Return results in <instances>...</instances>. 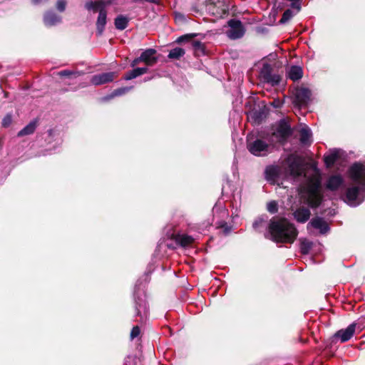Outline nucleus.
Instances as JSON below:
<instances>
[{
	"mask_svg": "<svg viewBox=\"0 0 365 365\" xmlns=\"http://www.w3.org/2000/svg\"><path fill=\"white\" fill-rule=\"evenodd\" d=\"M61 22V17L53 11H47L43 16V23L46 26H53Z\"/></svg>",
	"mask_w": 365,
	"mask_h": 365,
	"instance_id": "18",
	"label": "nucleus"
},
{
	"mask_svg": "<svg viewBox=\"0 0 365 365\" xmlns=\"http://www.w3.org/2000/svg\"><path fill=\"white\" fill-rule=\"evenodd\" d=\"M190 38V36L189 35H184V36H181L180 37H178L176 40V42L178 43H181L183 41L186 40V39H188Z\"/></svg>",
	"mask_w": 365,
	"mask_h": 365,
	"instance_id": "41",
	"label": "nucleus"
},
{
	"mask_svg": "<svg viewBox=\"0 0 365 365\" xmlns=\"http://www.w3.org/2000/svg\"><path fill=\"white\" fill-rule=\"evenodd\" d=\"M144 1L150 2V3H158V0H144Z\"/></svg>",
	"mask_w": 365,
	"mask_h": 365,
	"instance_id": "43",
	"label": "nucleus"
},
{
	"mask_svg": "<svg viewBox=\"0 0 365 365\" xmlns=\"http://www.w3.org/2000/svg\"><path fill=\"white\" fill-rule=\"evenodd\" d=\"M260 78L265 83L272 86H277L281 80L282 76L279 73H272V68L270 64L264 63L259 71Z\"/></svg>",
	"mask_w": 365,
	"mask_h": 365,
	"instance_id": "7",
	"label": "nucleus"
},
{
	"mask_svg": "<svg viewBox=\"0 0 365 365\" xmlns=\"http://www.w3.org/2000/svg\"><path fill=\"white\" fill-rule=\"evenodd\" d=\"M319 230V232L322 235L327 233L329 230V227L327 222L322 217L313 218L307 225V230L310 227Z\"/></svg>",
	"mask_w": 365,
	"mask_h": 365,
	"instance_id": "14",
	"label": "nucleus"
},
{
	"mask_svg": "<svg viewBox=\"0 0 365 365\" xmlns=\"http://www.w3.org/2000/svg\"><path fill=\"white\" fill-rule=\"evenodd\" d=\"M175 240L178 244L183 247L191 245L194 242L193 237L186 234L176 235L175 236Z\"/></svg>",
	"mask_w": 365,
	"mask_h": 365,
	"instance_id": "22",
	"label": "nucleus"
},
{
	"mask_svg": "<svg viewBox=\"0 0 365 365\" xmlns=\"http://www.w3.org/2000/svg\"><path fill=\"white\" fill-rule=\"evenodd\" d=\"M293 16H294L293 11L291 9H287L283 13V15H282L281 19L279 20V23L282 24L287 23L293 17Z\"/></svg>",
	"mask_w": 365,
	"mask_h": 365,
	"instance_id": "31",
	"label": "nucleus"
},
{
	"mask_svg": "<svg viewBox=\"0 0 365 365\" xmlns=\"http://www.w3.org/2000/svg\"><path fill=\"white\" fill-rule=\"evenodd\" d=\"M267 216H262L253 222V228L258 232L267 228L266 237L277 243L292 244L298 235V231L294 224L284 217H273L267 224Z\"/></svg>",
	"mask_w": 365,
	"mask_h": 365,
	"instance_id": "1",
	"label": "nucleus"
},
{
	"mask_svg": "<svg viewBox=\"0 0 365 365\" xmlns=\"http://www.w3.org/2000/svg\"><path fill=\"white\" fill-rule=\"evenodd\" d=\"M311 91L304 87L297 88L294 92V103L299 106H306L310 100Z\"/></svg>",
	"mask_w": 365,
	"mask_h": 365,
	"instance_id": "9",
	"label": "nucleus"
},
{
	"mask_svg": "<svg viewBox=\"0 0 365 365\" xmlns=\"http://www.w3.org/2000/svg\"><path fill=\"white\" fill-rule=\"evenodd\" d=\"M24 90H26V84H25V83H24Z\"/></svg>",
	"mask_w": 365,
	"mask_h": 365,
	"instance_id": "48",
	"label": "nucleus"
},
{
	"mask_svg": "<svg viewBox=\"0 0 365 365\" xmlns=\"http://www.w3.org/2000/svg\"><path fill=\"white\" fill-rule=\"evenodd\" d=\"M155 49L148 48L140 54V59L147 66H153L158 61V58L155 56Z\"/></svg>",
	"mask_w": 365,
	"mask_h": 365,
	"instance_id": "15",
	"label": "nucleus"
},
{
	"mask_svg": "<svg viewBox=\"0 0 365 365\" xmlns=\"http://www.w3.org/2000/svg\"><path fill=\"white\" fill-rule=\"evenodd\" d=\"M132 88V86H128L115 89L109 96L106 97V99H110L115 96H123L130 91Z\"/></svg>",
	"mask_w": 365,
	"mask_h": 365,
	"instance_id": "30",
	"label": "nucleus"
},
{
	"mask_svg": "<svg viewBox=\"0 0 365 365\" xmlns=\"http://www.w3.org/2000/svg\"><path fill=\"white\" fill-rule=\"evenodd\" d=\"M312 132L311 130L305 126L303 127L299 132V140L304 145L310 144L312 142Z\"/></svg>",
	"mask_w": 365,
	"mask_h": 365,
	"instance_id": "25",
	"label": "nucleus"
},
{
	"mask_svg": "<svg viewBox=\"0 0 365 365\" xmlns=\"http://www.w3.org/2000/svg\"><path fill=\"white\" fill-rule=\"evenodd\" d=\"M58 76H65L69 78H76L77 77L81 76L83 74L82 72L80 71H73L70 70H63L58 72Z\"/></svg>",
	"mask_w": 365,
	"mask_h": 365,
	"instance_id": "29",
	"label": "nucleus"
},
{
	"mask_svg": "<svg viewBox=\"0 0 365 365\" xmlns=\"http://www.w3.org/2000/svg\"><path fill=\"white\" fill-rule=\"evenodd\" d=\"M38 125V118L33 119L26 126L24 127V135L32 134Z\"/></svg>",
	"mask_w": 365,
	"mask_h": 365,
	"instance_id": "28",
	"label": "nucleus"
},
{
	"mask_svg": "<svg viewBox=\"0 0 365 365\" xmlns=\"http://www.w3.org/2000/svg\"><path fill=\"white\" fill-rule=\"evenodd\" d=\"M302 69L298 66H291L287 71V77L294 81L302 78Z\"/></svg>",
	"mask_w": 365,
	"mask_h": 365,
	"instance_id": "23",
	"label": "nucleus"
},
{
	"mask_svg": "<svg viewBox=\"0 0 365 365\" xmlns=\"http://www.w3.org/2000/svg\"><path fill=\"white\" fill-rule=\"evenodd\" d=\"M229 29L226 31L227 37L230 39H238L242 38L245 29L242 22L237 19H231L228 22Z\"/></svg>",
	"mask_w": 365,
	"mask_h": 365,
	"instance_id": "8",
	"label": "nucleus"
},
{
	"mask_svg": "<svg viewBox=\"0 0 365 365\" xmlns=\"http://www.w3.org/2000/svg\"><path fill=\"white\" fill-rule=\"evenodd\" d=\"M148 67L136 68H134L133 70L128 72L125 75L123 78L125 81H130L133 78H135L138 76H140L143 74L148 73Z\"/></svg>",
	"mask_w": 365,
	"mask_h": 365,
	"instance_id": "24",
	"label": "nucleus"
},
{
	"mask_svg": "<svg viewBox=\"0 0 365 365\" xmlns=\"http://www.w3.org/2000/svg\"><path fill=\"white\" fill-rule=\"evenodd\" d=\"M271 104L274 108H280L282 106V103L281 102L280 100L277 99L274 100Z\"/></svg>",
	"mask_w": 365,
	"mask_h": 365,
	"instance_id": "40",
	"label": "nucleus"
},
{
	"mask_svg": "<svg viewBox=\"0 0 365 365\" xmlns=\"http://www.w3.org/2000/svg\"><path fill=\"white\" fill-rule=\"evenodd\" d=\"M115 26L118 30H124L128 24V19L123 15L118 16L115 19Z\"/></svg>",
	"mask_w": 365,
	"mask_h": 365,
	"instance_id": "26",
	"label": "nucleus"
},
{
	"mask_svg": "<svg viewBox=\"0 0 365 365\" xmlns=\"http://www.w3.org/2000/svg\"><path fill=\"white\" fill-rule=\"evenodd\" d=\"M142 62V60L140 59V56L136 58H135L131 63H130V66L131 67H135L137 64H138L139 63Z\"/></svg>",
	"mask_w": 365,
	"mask_h": 365,
	"instance_id": "39",
	"label": "nucleus"
},
{
	"mask_svg": "<svg viewBox=\"0 0 365 365\" xmlns=\"http://www.w3.org/2000/svg\"><path fill=\"white\" fill-rule=\"evenodd\" d=\"M339 158V150H331L329 153L325 154L324 156V160L326 166L327 168H331L336 162V160H338Z\"/></svg>",
	"mask_w": 365,
	"mask_h": 365,
	"instance_id": "20",
	"label": "nucleus"
},
{
	"mask_svg": "<svg viewBox=\"0 0 365 365\" xmlns=\"http://www.w3.org/2000/svg\"><path fill=\"white\" fill-rule=\"evenodd\" d=\"M302 201L310 207H317L322 200V178L318 170L307 179V183L300 188Z\"/></svg>",
	"mask_w": 365,
	"mask_h": 365,
	"instance_id": "3",
	"label": "nucleus"
},
{
	"mask_svg": "<svg viewBox=\"0 0 365 365\" xmlns=\"http://www.w3.org/2000/svg\"><path fill=\"white\" fill-rule=\"evenodd\" d=\"M292 133L290 125L286 121L280 120L272 133L267 137V140L274 146L276 143L284 144Z\"/></svg>",
	"mask_w": 365,
	"mask_h": 365,
	"instance_id": "4",
	"label": "nucleus"
},
{
	"mask_svg": "<svg viewBox=\"0 0 365 365\" xmlns=\"http://www.w3.org/2000/svg\"><path fill=\"white\" fill-rule=\"evenodd\" d=\"M48 139H47V140L48 141V143H51L53 140H56V143L58 145L61 143V140L57 138V133L55 130H49L48 131Z\"/></svg>",
	"mask_w": 365,
	"mask_h": 365,
	"instance_id": "32",
	"label": "nucleus"
},
{
	"mask_svg": "<svg viewBox=\"0 0 365 365\" xmlns=\"http://www.w3.org/2000/svg\"><path fill=\"white\" fill-rule=\"evenodd\" d=\"M66 0H57L56 7L58 11L63 12L66 10Z\"/></svg>",
	"mask_w": 365,
	"mask_h": 365,
	"instance_id": "36",
	"label": "nucleus"
},
{
	"mask_svg": "<svg viewBox=\"0 0 365 365\" xmlns=\"http://www.w3.org/2000/svg\"><path fill=\"white\" fill-rule=\"evenodd\" d=\"M287 171L294 178L299 177L303 174V169L299 161L294 157L289 156L286 162Z\"/></svg>",
	"mask_w": 365,
	"mask_h": 365,
	"instance_id": "10",
	"label": "nucleus"
},
{
	"mask_svg": "<svg viewBox=\"0 0 365 365\" xmlns=\"http://www.w3.org/2000/svg\"><path fill=\"white\" fill-rule=\"evenodd\" d=\"M220 227H225V233H226V234L229 232V231H230V229L227 227V223H226V222H222V223L220 225Z\"/></svg>",
	"mask_w": 365,
	"mask_h": 365,
	"instance_id": "42",
	"label": "nucleus"
},
{
	"mask_svg": "<svg viewBox=\"0 0 365 365\" xmlns=\"http://www.w3.org/2000/svg\"><path fill=\"white\" fill-rule=\"evenodd\" d=\"M356 329V324L352 323L349 325L346 329H342L336 331L334 337L339 339L341 342H346L349 341L354 335Z\"/></svg>",
	"mask_w": 365,
	"mask_h": 365,
	"instance_id": "13",
	"label": "nucleus"
},
{
	"mask_svg": "<svg viewBox=\"0 0 365 365\" xmlns=\"http://www.w3.org/2000/svg\"><path fill=\"white\" fill-rule=\"evenodd\" d=\"M33 1L36 4L38 3L40 1V0H33Z\"/></svg>",
	"mask_w": 365,
	"mask_h": 365,
	"instance_id": "47",
	"label": "nucleus"
},
{
	"mask_svg": "<svg viewBox=\"0 0 365 365\" xmlns=\"http://www.w3.org/2000/svg\"><path fill=\"white\" fill-rule=\"evenodd\" d=\"M185 53V51L182 48H175L170 51L168 57L170 59H179L182 57Z\"/></svg>",
	"mask_w": 365,
	"mask_h": 365,
	"instance_id": "27",
	"label": "nucleus"
},
{
	"mask_svg": "<svg viewBox=\"0 0 365 365\" xmlns=\"http://www.w3.org/2000/svg\"><path fill=\"white\" fill-rule=\"evenodd\" d=\"M116 76L115 72L102 73L93 76L90 81L93 85L100 86L113 81Z\"/></svg>",
	"mask_w": 365,
	"mask_h": 365,
	"instance_id": "11",
	"label": "nucleus"
},
{
	"mask_svg": "<svg viewBox=\"0 0 365 365\" xmlns=\"http://www.w3.org/2000/svg\"><path fill=\"white\" fill-rule=\"evenodd\" d=\"M140 280L137 282L134 289V299L135 303L136 315L140 317V322H145L148 317V307L144 299L143 292L140 290Z\"/></svg>",
	"mask_w": 365,
	"mask_h": 365,
	"instance_id": "5",
	"label": "nucleus"
},
{
	"mask_svg": "<svg viewBox=\"0 0 365 365\" xmlns=\"http://www.w3.org/2000/svg\"><path fill=\"white\" fill-rule=\"evenodd\" d=\"M12 123L11 114L7 113L2 119L1 125L4 128H8Z\"/></svg>",
	"mask_w": 365,
	"mask_h": 365,
	"instance_id": "35",
	"label": "nucleus"
},
{
	"mask_svg": "<svg viewBox=\"0 0 365 365\" xmlns=\"http://www.w3.org/2000/svg\"><path fill=\"white\" fill-rule=\"evenodd\" d=\"M279 169L277 166L270 165L264 171L265 178L267 181L274 182L279 176Z\"/></svg>",
	"mask_w": 365,
	"mask_h": 365,
	"instance_id": "21",
	"label": "nucleus"
},
{
	"mask_svg": "<svg viewBox=\"0 0 365 365\" xmlns=\"http://www.w3.org/2000/svg\"><path fill=\"white\" fill-rule=\"evenodd\" d=\"M349 185L343 200L351 207H356L365 200V165L355 163L347 171Z\"/></svg>",
	"mask_w": 365,
	"mask_h": 365,
	"instance_id": "2",
	"label": "nucleus"
},
{
	"mask_svg": "<svg viewBox=\"0 0 365 365\" xmlns=\"http://www.w3.org/2000/svg\"><path fill=\"white\" fill-rule=\"evenodd\" d=\"M140 328L138 326L134 327L130 332V338L133 339L134 338L137 337L140 334Z\"/></svg>",
	"mask_w": 365,
	"mask_h": 365,
	"instance_id": "37",
	"label": "nucleus"
},
{
	"mask_svg": "<svg viewBox=\"0 0 365 365\" xmlns=\"http://www.w3.org/2000/svg\"><path fill=\"white\" fill-rule=\"evenodd\" d=\"M133 2H143L144 0H131Z\"/></svg>",
	"mask_w": 365,
	"mask_h": 365,
	"instance_id": "45",
	"label": "nucleus"
},
{
	"mask_svg": "<svg viewBox=\"0 0 365 365\" xmlns=\"http://www.w3.org/2000/svg\"><path fill=\"white\" fill-rule=\"evenodd\" d=\"M192 47L195 51H197V50L202 51L203 50L202 44L200 41H194L192 43Z\"/></svg>",
	"mask_w": 365,
	"mask_h": 365,
	"instance_id": "38",
	"label": "nucleus"
},
{
	"mask_svg": "<svg viewBox=\"0 0 365 365\" xmlns=\"http://www.w3.org/2000/svg\"><path fill=\"white\" fill-rule=\"evenodd\" d=\"M311 212L309 208L301 207L294 212V219L300 223L306 222L310 217Z\"/></svg>",
	"mask_w": 365,
	"mask_h": 365,
	"instance_id": "16",
	"label": "nucleus"
},
{
	"mask_svg": "<svg viewBox=\"0 0 365 365\" xmlns=\"http://www.w3.org/2000/svg\"><path fill=\"white\" fill-rule=\"evenodd\" d=\"M247 150L255 156H266L272 152L274 145L267 140L256 139L253 141H248Z\"/></svg>",
	"mask_w": 365,
	"mask_h": 365,
	"instance_id": "6",
	"label": "nucleus"
},
{
	"mask_svg": "<svg viewBox=\"0 0 365 365\" xmlns=\"http://www.w3.org/2000/svg\"><path fill=\"white\" fill-rule=\"evenodd\" d=\"M344 180L340 174L330 175L326 182L325 187L330 191H336L344 185Z\"/></svg>",
	"mask_w": 365,
	"mask_h": 365,
	"instance_id": "12",
	"label": "nucleus"
},
{
	"mask_svg": "<svg viewBox=\"0 0 365 365\" xmlns=\"http://www.w3.org/2000/svg\"><path fill=\"white\" fill-rule=\"evenodd\" d=\"M3 144V139L0 138V148L2 146Z\"/></svg>",
	"mask_w": 365,
	"mask_h": 365,
	"instance_id": "46",
	"label": "nucleus"
},
{
	"mask_svg": "<svg viewBox=\"0 0 365 365\" xmlns=\"http://www.w3.org/2000/svg\"><path fill=\"white\" fill-rule=\"evenodd\" d=\"M106 19H107V12L106 9L101 10V12L98 14V16L96 21V29H97V34L98 36L102 35L105 26L106 24Z\"/></svg>",
	"mask_w": 365,
	"mask_h": 365,
	"instance_id": "19",
	"label": "nucleus"
},
{
	"mask_svg": "<svg viewBox=\"0 0 365 365\" xmlns=\"http://www.w3.org/2000/svg\"><path fill=\"white\" fill-rule=\"evenodd\" d=\"M312 247V243L308 241H303L301 243L300 250L302 254L307 255Z\"/></svg>",
	"mask_w": 365,
	"mask_h": 365,
	"instance_id": "34",
	"label": "nucleus"
},
{
	"mask_svg": "<svg viewBox=\"0 0 365 365\" xmlns=\"http://www.w3.org/2000/svg\"><path fill=\"white\" fill-rule=\"evenodd\" d=\"M110 1L99 0L96 1H88L85 4V8L88 11H93L101 12V10L106 9L107 5L110 4Z\"/></svg>",
	"mask_w": 365,
	"mask_h": 365,
	"instance_id": "17",
	"label": "nucleus"
},
{
	"mask_svg": "<svg viewBox=\"0 0 365 365\" xmlns=\"http://www.w3.org/2000/svg\"><path fill=\"white\" fill-rule=\"evenodd\" d=\"M23 135H24L23 129H21V130H19V133H18L17 135H18L19 137H21V136H23Z\"/></svg>",
	"mask_w": 365,
	"mask_h": 365,
	"instance_id": "44",
	"label": "nucleus"
},
{
	"mask_svg": "<svg viewBox=\"0 0 365 365\" xmlns=\"http://www.w3.org/2000/svg\"><path fill=\"white\" fill-rule=\"evenodd\" d=\"M267 210L271 214H274L278 211V204L276 201L272 200L267 203Z\"/></svg>",
	"mask_w": 365,
	"mask_h": 365,
	"instance_id": "33",
	"label": "nucleus"
}]
</instances>
